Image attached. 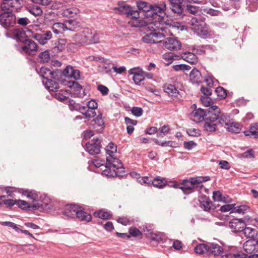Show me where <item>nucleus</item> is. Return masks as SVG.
Instances as JSON below:
<instances>
[{
    "mask_svg": "<svg viewBox=\"0 0 258 258\" xmlns=\"http://www.w3.org/2000/svg\"><path fill=\"white\" fill-rule=\"evenodd\" d=\"M27 9L31 14L36 16L41 15L42 14V10L38 6L33 5L29 6Z\"/></svg>",
    "mask_w": 258,
    "mask_h": 258,
    "instance_id": "a19ab883",
    "label": "nucleus"
},
{
    "mask_svg": "<svg viewBox=\"0 0 258 258\" xmlns=\"http://www.w3.org/2000/svg\"><path fill=\"white\" fill-rule=\"evenodd\" d=\"M79 12V10L76 8H69L66 9L62 12V15L66 17H73Z\"/></svg>",
    "mask_w": 258,
    "mask_h": 258,
    "instance_id": "79ce46f5",
    "label": "nucleus"
},
{
    "mask_svg": "<svg viewBox=\"0 0 258 258\" xmlns=\"http://www.w3.org/2000/svg\"><path fill=\"white\" fill-rule=\"evenodd\" d=\"M132 113L136 117H140L142 115L143 110L141 107H133L131 109Z\"/></svg>",
    "mask_w": 258,
    "mask_h": 258,
    "instance_id": "69168bd1",
    "label": "nucleus"
},
{
    "mask_svg": "<svg viewBox=\"0 0 258 258\" xmlns=\"http://www.w3.org/2000/svg\"><path fill=\"white\" fill-rule=\"evenodd\" d=\"M76 217L81 221L86 222L91 221L92 219L91 215L82 210H80L79 207H78Z\"/></svg>",
    "mask_w": 258,
    "mask_h": 258,
    "instance_id": "473e14b6",
    "label": "nucleus"
},
{
    "mask_svg": "<svg viewBox=\"0 0 258 258\" xmlns=\"http://www.w3.org/2000/svg\"><path fill=\"white\" fill-rule=\"evenodd\" d=\"M27 31L32 33L31 30L27 28H19L14 29L13 35L17 41L23 43L28 38V36L26 34Z\"/></svg>",
    "mask_w": 258,
    "mask_h": 258,
    "instance_id": "4468645a",
    "label": "nucleus"
},
{
    "mask_svg": "<svg viewBox=\"0 0 258 258\" xmlns=\"http://www.w3.org/2000/svg\"><path fill=\"white\" fill-rule=\"evenodd\" d=\"M249 207L247 205H240L239 206L234 207V208L232 210V211L230 212V213H232L234 212L238 213H244V212L247 211Z\"/></svg>",
    "mask_w": 258,
    "mask_h": 258,
    "instance_id": "864d4df0",
    "label": "nucleus"
},
{
    "mask_svg": "<svg viewBox=\"0 0 258 258\" xmlns=\"http://www.w3.org/2000/svg\"><path fill=\"white\" fill-rule=\"evenodd\" d=\"M186 10L188 13L193 15H198L200 12V9L199 7L191 5H187Z\"/></svg>",
    "mask_w": 258,
    "mask_h": 258,
    "instance_id": "603ef678",
    "label": "nucleus"
},
{
    "mask_svg": "<svg viewBox=\"0 0 258 258\" xmlns=\"http://www.w3.org/2000/svg\"><path fill=\"white\" fill-rule=\"evenodd\" d=\"M166 9V6L164 2H161L160 6L152 5V8L150 10L149 14H145V17H153L154 15H157L158 13L164 12Z\"/></svg>",
    "mask_w": 258,
    "mask_h": 258,
    "instance_id": "412c9836",
    "label": "nucleus"
},
{
    "mask_svg": "<svg viewBox=\"0 0 258 258\" xmlns=\"http://www.w3.org/2000/svg\"><path fill=\"white\" fill-rule=\"evenodd\" d=\"M16 205L23 210H28L29 208V204L26 201L21 200H17Z\"/></svg>",
    "mask_w": 258,
    "mask_h": 258,
    "instance_id": "680f3d73",
    "label": "nucleus"
},
{
    "mask_svg": "<svg viewBox=\"0 0 258 258\" xmlns=\"http://www.w3.org/2000/svg\"><path fill=\"white\" fill-rule=\"evenodd\" d=\"M68 86L73 91L75 96L83 98L86 94L83 90V87L79 83L75 81H68L65 86Z\"/></svg>",
    "mask_w": 258,
    "mask_h": 258,
    "instance_id": "9b49d317",
    "label": "nucleus"
},
{
    "mask_svg": "<svg viewBox=\"0 0 258 258\" xmlns=\"http://www.w3.org/2000/svg\"><path fill=\"white\" fill-rule=\"evenodd\" d=\"M64 27L65 25L63 23H55L53 25L52 30L55 34H58L63 33L65 30Z\"/></svg>",
    "mask_w": 258,
    "mask_h": 258,
    "instance_id": "ea45409f",
    "label": "nucleus"
},
{
    "mask_svg": "<svg viewBox=\"0 0 258 258\" xmlns=\"http://www.w3.org/2000/svg\"><path fill=\"white\" fill-rule=\"evenodd\" d=\"M128 235L131 236L137 237L142 235V233L136 227L132 226L128 229Z\"/></svg>",
    "mask_w": 258,
    "mask_h": 258,
    "instance_id": "3c124183",
    "label": "nucleus"
},
{
    "mask_svg": "<svg viewBox=\"0 0 258 258\" xmlns=\"http://www.w3.org/2000/svg\"><path fill=\"white\" fill-rule=\"evenodd\" d=\"M243 133L246 136L254 138H258V122L251 124L249 130L245 131Z\"/></svg>",
    "mask_w": 258,
    "mask_h": 258,
    "instance_id": "72a5a7b5",
    "label": "nucleus"
},
{
    "mask_svg": "<svg viewBox=\"0 0 258 258\" xmlns=\"http://www.w3.org/2000/svg\"><path fill=\"white\" fill-rule=\"evenodd\" d=\"M217 122L219 124H225L226 126H228L230 123L231 122V121L230 120V117L229 115L222 114L220 117H219V118L217 120Z\"/></svg>",
    "mask_w": 258,
    "mask_h": 258,
    "instance_id": "a18cd8bd",
    "label": "nucleus"
},
{
    "mask_svg": "<svg viewBox=\"0 0 258 258\" xmlns=\"http://www.w3.org/2000/svg\"><path fill=\"white\" fill-rule=\"evenodd\" d=\"M173 52L165 53L163 55V58L168 61L166 66H169L173 62Z\"/></svg>",
    "mask_w": 258,
    "mask_h": 258,
    "instance_id": "0e129e2a",
    "label": "nucleus"
},
{
    "mask_svg": "<svg viewBox=\"0 0 258 258\" xmlns=\"http://www.w3.org/2000/svg\"><path fill=\"white\" fill-rule=\"evenodd\" d=\"M208 244L204 243H200L198 244L194 249L196 253L202 254L204 253H207L208 254L209 249Z\"/></svg>",
    "mask_w": 258,
    "mask_h": 258,
    "instance_id": "58836bf2",
    "label": "nucleus"
},
{
    "mask_svg": "<svg viewBox=\"0 0 258 258\" xmlns=\"http://www.w3.org/2000/svg\"><path fill=\"white\" fill-rule=\"evenodd\" d=\"M146 236L152 240L160 241L162 240L161 237L153 232H150L149 234H146Z\"/></svg>",
    "mask_w": 258,
    "mask_h": 258,
    "instance_id": "338daca9",
    "label": "nucleus"
},
{
    "mask_svg": "<svg viewBox=\"0 0 258 258\" xmlns=\"http://www.w3.org/2000/svg\"><path fill=\"white\" fill-rule=\"evenodd\" d=\"M204 185L201 184V181L198 180L196 177H190L185 179L180 183V189L184 195H189L196 191L201 192Z\"/></svg>",
    "mask_w": 258,
    "mask_h": 258,
    "instance_id": "f03ea898",
    "label": "nucleus"
},
{
    "mask_svg": "<svg viewBox=\"0 0 258 258\" xmlns=\"http://www.w3.org/2000/svg\"><path fill=\"white\" fill-rule=\"evenodd\" d=\"M21 6V0H3L1 9L3 12L0 14V24L4 28L8 29L16 24V17L13 11L17 10Z\"/></svg>",
    "mask_w": 258,
    "mask_h": 258,
    "instance_id": "f257e3e1",
    "label": "nucleus"
},
{
    "mask_svg": "<svg viewBox=\"0 0 258 258\" xmlns=\"http://www.w3.org/2000/svg\"><path fill=\"white\" fill-rule=\"evenodd\" d=\"M69 107L71 111H78L79 108L81 105L79 103H77L74 100L70 99L69 100Z\"/></svg>",
    "mask_w": 258,
    "mask_h": 258,
    "instance_id": "13d9d810",
    "label": "nucleus"
},
{
    "mask_svg": "<svg viewBox=\"0 0 258 258\" xmlns=\"http://www.w3.org/2000/svg\"><path fill=\"white\" fill-rule=\"evenodd\" d=\"M101 143L100 138H93L86 144V151L92 155L99 154L101 148Z\"/></svg>",
    "mask_w": 258,
    "mask_h": 258,
    "instance_id": "0eeeda50",
    "label": "nucleus"
},
{
    "mask_svg": "<svg viewBox=\"0 0 258 258\" xmlns=\"http://www.w3.org/2000/svg\"><path fill=\"white\" fill-rule=\"evenodd\" d=\"M243 234L247 238L249 239L256 240L258 236L257 231L253 228L245 226L242 231Z\"/></svg>",
    "mask_w": 258,
    "mask_h": 258,
    "instance_id": "7c9ffc66",
    "label": "nucleus"
},
{
    "mask_svg": "<svg viewBox=\"0 0 258 258\" xmlns=\"http://www.w3.org/2000/svg\"><path fill=\"white\" fill-rule=\"evenodd\" d=\"M6 198L3 201V204L6 206L8 208L11 209L13 206L16 205L17 200H13L11 199H8Z\"/></svg>",
    "mask_w": 258,
    "mask_h": 258,
    "instance_id": "052dcab7",
    "label": "nucleus"
},
{
    "mask_svg": "<svg viewBox=\"0 0 258 258\" xmlns=\"http://www.w3.org/2000/svg\"><path fill=\"white\" fill-rule=\"evenodd\" d=\"M2 225L3 226H8V227L12 228L16 232H18L19 230H20L19 227H21V226H20V225L18 226L16 224H15L12 222H10V221L3 222L2 223Z\"/></svg>",
    "mask_w": 258,
    "mask_h": 258,
    "instance_id": "e2e57ef3",
    "label": "nucleus"
},
{
    "mask_svg": "<svg viewBox=\"0 0 258 258\" xmlns=\"http://www.w3.org/2000/svg\"><path fill=\"white\" fill-rule=\"evenodd\" d=\"M219 111L220 109L219 107L216 105H214L212 106L206 110L201 108L195 109L192 112V115L193 116L195 117H199V119H200L201 118L204 119L206 117H209V115H211L212 113H213L215 112H219Z\"/></svg>",
    "mask_w": 258,
    "mask_h": 258,
    "instance_id": "1a4fd4ad",
    "label": "nucleus"
},
{
    "mask_svg": "<svg viewBox=\"0 0 258 258\" xmlns=\"http://www.w3.org/2000/svg\"><path fill=\"white\" fill-rule=\"evenodd\" d=\"M105 150L106 153L109 155L110 157H112V154L117 151V146L113 143L110 142L106 147Z\"/></svg>",
    "mask_w": 258,
    "mask_h": 258,
    "instance_id": "de8ad7c7",
    "label": "nucleus"
},
{
    "mask_svg": "<svg viewBox=\"0 0 258 258\" xmlns=\"http://www.w3.org/2000/svg\"><path fill=\"white\" fill-rule=\"evenodd\" d=\"M190 23L192 30L198 36L204 39L211 37L210 31L204 21L197 17H193L190 20Z\"/></svg>",
    "mask_w": 258,
    "mask_h": 258,
    "instance_id": "20e7f679",
    "label": "nucleus"
},
{
    "mask_svg": "<svg viewBox=\"0 0 258 258\" xmlns=\"http://www.w3.org/2000/svg\"><path fill=\"white\" fill-rule=\"evenodd\" d=\"M212 87L202 86L200 89L201 92L203 94V96H210L212 93Z\"/></svg>",
    "mask_w": 258,
    "mask_h": 258,
    "instance_id": "bf43d9fd",
    "label": "nucleus"
},
{
    "mask_svg": "<svg viewBox=\"0 0 258 258\" xmlns=\"http://www.w3.org/2000/svg\"><path fill=\"white\" fill-rule=\"evenodd\" d=\"M200 207L205 211L210 212L211 210H215L216 207L213 205L209 197L202 195L199 200Z\"/></svg>",
    "mask_w": 258,
    "mask_h": 258,
    "instance_id": "dca6fc26",
    "label": "nucleus"
},
{
    "mask_svg": "<svg viewBox=\"0 0 258 258\" xmlns=\"http://www.w3.org/2000/svg\"><path fill=\"white\" fill-rule=\"evenodd\" d=\"M102 174L109 177H118L120 179L126 175L124 170L117 171L115 169H104Z\"/></svg>",
    "mask_w": 258,
    "mask_h": 258,
    "instance_id": "cd10ccee",
    "label": "nucleus"
},
{
    "mask_svg": "<svg viewBox=\"0 0 258 258\" xmlns=\"http://www.w3.org/2000/svg\"><path fill=\"white\" fill-rule=\"evenodd\" d=\"M63 73L64 79L74 78L75 80H78L80 78V71L79 70H75L71 65L67 66L63 70Z\"/></svg>",
    "mask_w": 258,
    "mask_h": 258,
    "instance_id": "a211bd4d",
    "label": "nucleus"
},
{
    "mask_svg": "<svg viewBox=\"0 0 258 258\" xmlns=\"http://www.w3.org/2000/svg\"><path fill=\"white\" fill-rule=\"evenodd\" d=\"M114 12L118 15H125L126 17L132 19H138L139 18V12L138 10L129 5H127L125 2L119 1L117 3V7L113 8Z\"/></svg>",
    "mask_w": 258,
    "mask_h": 258,
    "instance_id": "39448f33",
    "label": "nucleus"
},
{
    "mask_svg": "<svg viewBox=\"0 0 258 258\" xmlns=\"http://www.w3.org/2000/svg\"><path fill=\"white\" fill-rule=\"evenodd\" d=\"M24 45L21 47V52L30 55L34 54L37 51L38 47L36 43L32 40L28 38L22 43Z\"/></svg>",
    "mask_w": 258,
    "mask_h": 258,
    "instance_id": "f8f14e48",
    "label": "nucleus"
},
{
    "mask_svg": "<svg viewBox=\"0 0 258 258\" xmlns=\"http://www.w3.org/2000/svg\"><path fill=\"white\" fill-rule=\"evenodd\" d=\"M78 207V206L76 205H67L62 213L68 218H76Z\"/></svg>",
    "mask_w": 258,
    "mask_h": 258,
    "instance_id": "a878e982",
    "label": "nucleus"
},
{
    "mask_svg": "<svg viewBox=\"0 0 258 258\" xmlns=\"http://www.w3.org/2000/svg\"><path fill=\"white\" fill-rule=\"evenodd\" d=\"M173 69L175 71H188L191 69V67L187 64H179L173 66Z\"/></svg>",
    "mask_w": 258,
    "mask_h": 258,
    "instance_id": "6e6d98bb",
    "label": "nucleus"
},
{
    "mask_svg": "<svg viewBox=\"0 0 258 258\" xmlns=\"http://www.w3.org/2000/svg\"><path fill=\"white\" fill-rule=\"evenodd\" d=\"M190 81L192 83L201 84L203 82L202 74L197 68H194L189 74Z\"/></svg>",
    "mask_w": 258,
    "mask_h": 258,
    "instance_id": "bb28decb",
    "label": "nucleus"
},
{
    "mask_svg": "<svg viewBox=\"0 0 258 258\" xmlns=\"http://www.w3.org/2000/svg\"><path fill=\"white\" fill-rule=\"evenodd\" d=\"M66 42L65 39H58L57 42L55 43V48H56L59 51H62L65 48Z\"/></svg>",
    "mask_w": 258,
    "mask_h": 258,
    "instance_id": "5fc2aeb1",
    "label": "nucleus"
},
{
    "mask_svg": "<svg viewBox=\"0 0 258 258\" xmlns=\"http://www.w3.org/2000/svg\"><path fill=\"white\" fill-rule=\"evenodd\" d=\"M136 5L139 14L142 11L144 13V16L145 14H149L150 10L152 8V5H151L146 2L142 1H137L136 2Z\"/></svg>",
    "mask_w": 258,
    "mask_h": 258,
    "instance_id": "c85d7f7f",
    "label": "nucleus"
},
{
    "mask_svg": "<svg viewBox=\"0 0 258 258\" xmlns=\"http://www.w3.org/2000/svg\"><path fill=\"white\" fill-rule=\"evenodd\" d=\"M160 23H164L166 25L172 26L173 28H176L177 30H180L181 31H183L185 28V26L182 25L181 23L179 22H173V23H170L168 20H167V21H164L163 18H161L160 20Z\"/></svg>",
    "mask_w": 258,
    "mask_h": 258,
    "instance_id": "e433bc0d",
    "label": "nucleus"
},
{
    "mask_svg": "<svg viewBox=\"0 0 258 258\" xmlns=\"http://www.w3.org/2000/svg\"><path fill=\"white\" fill-rule=\"evenodd\" d=\"M187 135L192 137H199L201 135V131L199 129L189 128L186 130Z\"/></svg>",
    "mask_w": 258,
    "mask_h": 258,
    "instance_id": "774afa93",
    "label": "nucleus"
},
{
    "mask_svg": "<svg viewBox=\"0 0 258 258\" xmlns=\"http://www.w3.org/2000/svg\"><path fill=\"white\" fill-rule=\"evenodd\" d=\"M181 58L187 62L195 64L198 62V58L193 52L186 51L181 54Z\"/></svg>",
    "mask_w": 258,
    "mask_h": 258,
    "instance_id": "c756f323",
    "label": "nucleus"
},
{
    "mask_svg": "<svg viewBox=\"0 0 258 258\" xmlns=\"http://www.w3.org/2000/svg\"><path fill=\"white\" fill-rule=\"evenodd\" d=\"M153 140L156 145L161 146V147H170L175 148L178 146L177 143L175 141H165L161 142L157 139H153Z\"/></svg>",
    "mask_w": 258,
    "mask_h": 258,
    "instance_id": "f704fd0d",
    "label": "nucleus"
},
{
    "mask_svg": "<svg viewBox=\"0 0 258 258\" xmlns=\"http://www.w3.org/2000/svg\"><path fill=\"white\" fill-rule=\"evenodd\" d=\"M68 24L70 26L69 30L71 31H78L80 27V24L76 20H70L68 21Z\"/></svg>",
    "mask_w": 258,
    "mask_h": 258,
    "instance_id": "09e8293b",
    "label": "nucleus"
},
{
    "mask_svg": "<svg viewBox=\"0 0 258 258\" xmlns=\"http://www.w3.org/2000/svg\"><path fill=\"white\" fill-rule=\"evenodd\" d=\"M219 112H215L212 113L211 115H209V117L205 118L204 120L205 121L204 127L205 131L210 132H215L217 127L218 124L217 120L219 118Z\"/></svg>",
    "mask_w": 258,
    "mask_h": 258,
    "instance_id": "423d86ee",
    "label": "nucleus"
},
{
    "mask_svg": "<svg viewBox=\"0 0 258 258\" xmlns=\"http://www.w3.org/2000/svg\"><path fill=\"white\" fill-rule=\"evenodd\" d=\"M153 38V34L151 32L142 37V41L145 43H156V42Z\"/></svg>",
    "mask_w": 258,
    "mask_h": 258,
    "instance_id": "4d7b16f0",
    "label": "nucleus"
},
{
    "mask_svg": "<svg viewBox=\"0 0 258 258\" xmlns=\"http://www.w3.org/2000/svg\"><path fill=\"white\" fill-rule=\"evenodd\" d=\"M50 73L51 74L52 80L53 79L54 81H57L60 82L62 85H66L68 80L64 79L63 71L56 69L52 71V72Z\"/></svg>",
    "mask_w": 258,
    "mask_h": 258,
    "instance_id": "5701e85b",
    "label": "nucleus"
},
{
    "mask_svg": "<svg viewBox=\"0 0 258 258\" xmlns=\"http://www.w3.org/2000/svg\"><path fill=\"white\" fill-rule=\"evenodd\" d=\"M208 255L218 256L223 253V248L219 244L215 243H211L208 244Z\"/></svg>",
    "mask_w": 258,
    "mask_h": 258,
    "instance_id": "393cba45",
    "label": "nucleus"
},
{
    "mask_svg": "<svg viewBox=\"0 0 258 258\" xmlns=\"http://www.w3.org/2000/svg\"><path fill=\"white\" fill-rule=\"evenodd\" d=\"M163 88L169 96L178 98L179 92L174 85L166 83L163 85Z\"/></svg>",
    "mask_w": 258,
    "mask_h": 258,
    "instance_id": "b1692460",
    "label": "nucleus"
},
{
    "mask_svg": "<svg viewBox=\"0 0 258 258\" xmlns=\"http://www.w3.org/2000/svg\"><path fill=\"white\" fill-rule=\"evenodd\" d=\"M242 127V125L241 124L231 121L227 126V129L229 132L238 134L240 132Z\"/></svg>",
    "mask_w": 258,
    "mask_h": 258,
    "instance_id": "4c0bfd02",
    "label": "nucleus"
},
{
    "mask_svg": "<svg viewBox=\"0 0 258 258\" xmlns=\"http://www.w3.org/2000/svg\"><path fill=\"white\" fill-rule=\"evenodd\" d=\"M111 157L112 159V161L109 159L108 157L106 158L105 169L118 170L119 169H124L123 164L119 159L117 158H114L113 156Z\"/></svg>",
    "mask_w": 258,
    "mask_h": 258,
    "instance_id": "6ab92c4d",
    "label": "nucleus"
},
{
    "mask_svg": "<svg viewBox=\"0 0 258 258\" xmlns=\"http://www.w3.org/2000/svg\"><path fill=\"white\" fill-rule=\"evenodd\" d=\"M215 91L220 99H225L227 96V90L222 87H218L216 88Z\"/></svg>",
    "mask_w": 258,
    "mask_h": 258,
    "instance_id": "49530a36",
    "label": "nucleus"
},
{
    "mask_svg": "<svg viewBox=\"0 0 258 258\" xmlns=\"http://www.w3.org/2000/svg\"><path fill=\"white\" fill-rule=\"evenodd\" d=\"M164 46L170 50H177L181 48L180 41L173 38H168L164 42Z\"/></svg>",
    "mask_w": 258,
    "mask_h": 258,
    "instance_id": "aec40b11",
    "label": "nucleus"
},
{
    "mask_svg": "<svg viewBox=\"0 0 258 258\" xmlns=\"http://www.w3.org/2000/svg\"><path fill=\"white\" fill-rule=\"evenodd\" d=\"M244 251L248 254H251L258 251V239L256 240L248 239L243 244Z\"/></svg>",
    "mask_w": 258,
    "mask_h": 258,
    "instance_id": "2eb2a0df",
    "label": "nucleus"
},
{
    "mask_svg": "<svg viewBox=\"0 0 258 258\" xmlns=\"http://www.w3.org/2000/svg\"><path fill=\"white\" fill-rule=\"evenodd\" d=\"M87 125L95 129L97 132L101 133L104 128V122L102 119V113L100 112L98 115L92 119L89 124L85 121Z\"/></svg>",
    "mask_w": 258,
    "mask_h": 258,
    "instance_id": "ddd939ff",
    "label": "nucleus"
},
{
    "mask_svg": "<svg viewBox=\"0 0 258 258\" xmlns=\"http://www.w3.org/2000/svg\"><path fill=\"white\" fill-rule=\"evenodd\" d=\"M38 59L41 63L48 62L50 59L49 50L47 49L40 53L38 56Z\"/></svg>",
    "mask_w": 258,
    "mask_h": 258,
    "instance_id": "c9c22d12",
    "label": "nucleus"
},
{
    "mask_svg": "<svg viewBox=\"0 0 258 258\" xmlns=\"http://www.w3.org/2000/svg\"><path fill=\"white\" fill-rule=\"evenodd\" d=\"M200 100L202 104L206 107H211L212 106H214V101L209 96H202L200 98Z\"/></svg>",
    "mask_w": 258,
    "mask_h": 258,
    "instance_id": "c03bdc74",
    "label": "nucleus"
},
{
    "mask_svg": "<svg viewBox=\"0 0 258 258\" xmlns=\"http://www.w3.org/2000/svg\"><path fill=\"white\" fill-rule=\"evenodd\" d=\"M36 70L41 77L46 80L45 82L43 81V83L49 92L57 91L59 89V85L56 81L52 80L51 74L50 73L52 72L51 70L46 67H42L39 72H38L37 69Z\"/></svg>",
    "mask_w": 258,
    "mask_h": 258,
    "instance_id": "7ed1b4c3",
    "label": "nucleus"
},
{
    "mask_svg": "<svg viewBox=\"0 0 258 258\" xmlns=\"http://www.w3.org/2000/svg\"><path fill=\"white\" fill-rule=\"evenodd\" d=\"M33 37L42 45L47 43L48 40L52 38V33L50 31H43L40 33L34 34Z\"/></svg>",
    "mask_w": 258,
    "mask_h": 258,
    "instance_id": "f3484780",
    "label": "nucleus"
},
{
    "mask_svg": "<svg viewBox=\"0 0 258 258\" xmlns=\"http://www.w3.org/2000/svg\"><path fill=\"white\" fill-rule=\"evenodd\" d=\"M231 228L236 232H242L246 224L242 219H233L229 223Z\"/></svg>",
    "mask_w": 258,
    "mask_h": 258,
    "instance_id": "4be33fe9",
    "label": "nucleus"
},
{
    "mask_svg": "<svg viewBox=\"0 0 258 258\" xmlns=\"http://www.w3.org/2000/svg\"><path fill=\"white\" fill-rule=\"evenodd\" d=\"M152 184L156 187L161 188L167 184L164 181V179H160L159 177H156L152 180Z\"/></svg>",
    "mask_w": 258,
    "mask_h": 258,
    "instance_id": "37998d69",
    "label": "nucleus"
},
{
    "mask_svg": "<svg viewBox=\"0 0 258 258\" xmlns=\"http://www.w3.org/2000/svg\"><path fill=\"white\" fill-rule=\"evenodd\" d=\"M22 194L33 200H35L38 196L35 190H29L28 189L23 190Z\"/></svg>",
    "mask_w": 258,
    "mask_h": 258,
    "instance_id": "8fccbe9b",
    "label": "nucleus"
},
{
    "mask_svg": "<svg viewBox=\"0 0 258 258\" xmlns=\"http://www.w3.org/2000/svg\"><path fill=\"white\" fill-rule=\"evenodd\" d=\"M95 218H100L103 220L110 219L112 217V214L110 211H105L104 209H100L96 211L93 213Z\"/></svg>",
    "mask_w": 258,
    "mask_h": 258,
    "instance_id": "2f4dec72",
    "label": "nucleus"
},
{
    "mask_svg": "<svg viewBox=\"0 0 258 258\" xmlns=\"http://www.w3.org/2000/svg\"><path fill=\"white\" fill-rule=\"evenodd\" d=\"M82 39L86 44L96 43L98 42L99 37L95 30L86 28L83 31Z\"/></svg>",
    "mask_w": 258,
    "mask_h": 258,
    "instance_id": "9d476101",
    "label": "nucleus"
},
{
    "mask_svg": "<svg viewBox=\"0 0 258 258\" xmlns=\"http://www.w3.org/2000/svg\"><path fill=\"white\" fill-rule=\"evenodd\" d=\"M184 0H168L169 8L176 16L182 18L185 15L182 4Z\"/></svg>",
    "mask_w": 258,
    "mask_h": 258,
    "instance_id": "6e6552de",
    "label": "nucleus"
}]
</instances>
